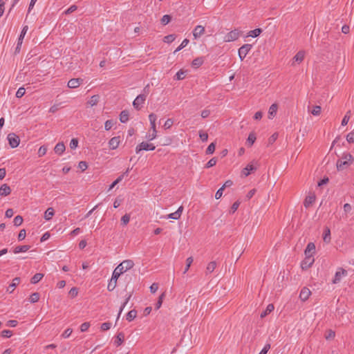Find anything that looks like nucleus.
Instances as JSON below:
<instances>
[{
	"instance_id": "ddd939ff",
	"label": "nucleus",
	"mask_w": 354,
	"mask_h": 354,
	"mask_svg": "<svg viewBox=\"0 0 354 354\" xmlns=\"http://www.w3.org/2000/svg\"><path fill=\"white\" fill-rule=\"evenodd\" d=\"M310 295H311L310 290L306 287H304L299 293V299L302 301H306L309 299Z\"/></svg>"
},
{
	"instance_id": "dca6fc26",
	"label": "nucleus",
	"mask_w": 354,
	"mask_h": 354,
	"mask_svg": "<svg viewBox=\"0 0 354 354\" xmlns=\"http://www.w3.org/2000/svg\"><path fill=\"white\" fill-rule=\"evenodd\" d=\"M256 169L252 163H250L246 165L245 167H244L241 172V177H247L250 174V173L253 171H254Z\"/></svg>"
},
{
	"instance_id": "603ef678",
	"label": "nucleus",
	"mask_w": 354,
	"mask_h": 354,
	"mask_svg": "<svg viewBox=\"0 0 354 354\" xmlns=\"http://www.w3.org/2000/svg\"><path fill=\"white\" fill-rule=\"evenodd\" d=\"M215 144L214 142H212L207 148L206 149V153L207 154H212L215 151Z\"/></svg>"
},
{
	"instance_id": "423d86ee",
	"label": "nucleus",
	"mask_w": 354,
	"mask_h": 354,
	"mask_svg": "<svg viewBox=\"0 0 354 354\" xmlns=\"http://www.w3.org/2000/svg\"><path fill=\"white\" fill-rule=\"evenodd\" d=\"M146 98H147L146 95L141 94V95H138L133 102V107L137 110H140L142 107V106L146 100Z\"/></svg>"
},
{
	"instance_id": "c9c22d12",
	"label": "nucleus",
	"mask_w": 354,
	"mask_h": 354,
	"mask_svg": "<svg viewBox=\"0 0 354 354\" xmlns=\"http://www.w3.org/2000/svg\"><path fill=\"white\" fill-rule=\"evenodd\" d=\"M44 277V274L41 273H37L35 274L30 279V282L32 284H35L40 281L42 278Z\"/></svg>"
},
{
	"instance_id": "052dcab7",
	"label": "nucleus",
	"mask_w": 354,
	"mask_h": 354,
	"mask_svg": "<svg viewBox=\"0 0 354 354\" xmlns=\"http://www.w3.org/2000/svg\"><path fill=\"white\" fill-rule=\"evenodd\" d=\"M174 121L172 119L169 118L167 119L163 125L164 128L166 129H170L171 126L173 125Z\"/></svg>"
},
{
	"instance_id": "f03ea898",
	"label": "nucleus",
	"mask_w": 354,
	"mask_h": 354,
	"mask_svg": "<svg viewBox=\"0 0 354 354\" xmlns=\"http://www.w3.org/2000/svg\"><path fill=\"white\" fill-rule=\"evenodd\" d=\"M135 263L131 259H126L121 262L116 268L122 274L127 271L132 269L134 266Z\"/></svg>"
},
{
	"instance_id": "a211bd4d",
	"label": "nucleus",
	"mask_w": 354,
	"mask_h": 354,
	"mask_svg": "<svg viewBox=\"0 0 354 354\" xmlns=\"http://www.w3.org/2000/svg\"><path fill=\"white\" fill-rule=\"evenodd\" d=\"M315 253V245L313 243H309L304 251L305 256L306 257H313L314 256Z\"/></svg>"
},
{
	"instance_id": "09e8293b",
	"label": "nucleus",
	"mask_w": 354,
	"mask_h": 354,
	"mask_svg": "<svg viewBox=\"0 0 354 354\" xmlns=\"http://www.w3.org/2000/svg\"><path fill=\"white\" fill-rule=\"evenodd\" d=\"M165 296V292L162 293L161 295H160L158 300L156 304V309H159L161 307Z\"/></svg>"
},
{
	"instance_id": "0eeeda50",
	"label": "nucleus",
	"mask_w": 354,
	"mask_h": 354,
	"mask_svg": "<svg viewBox=\"0 0 354 354\" xmlns=\"http://www.w3.org/2000/svg\"><path fill=\"white\" fill-rule=\"evenodd\" d=\"M252 48V46L248 44H244L241 48H239L238 50V55L241 61L243 60V59L246 57Z\"/></svg>"
},
{
	"instance_id": "de8ad7c7",
	"label": "nucleus",
	"mask_w": 354,
	"mask_h": 354,
	"mask_svg": "<svg viewBox=\"0 0 354 354\" xmlns=\"http://www.w3.org/2000/svg\"><path fill=\"white\" fill-rule=\"evenodd\" d=\"M47 152V147L46 146H41L38 149V156L42 157L44 156Z\"/></svg>"
},
{
	"instance_id": "4be33fe9",
	"label": "nucleus",
	"mask_w": 354,
	"mask_h": 354,
	"mask_svg": "<svg viewBox=\"0 0 354 354\" xmlns=\"http://www.w3.org/2000/svg\"><path fill=\"white\" fill-rule=\"evenodd\" d=\"M28 30V26H24L21 32V34L19 37V39H18V42H17V49H19L22 43H23V39L26 35V34L27 33V31Z\"/></svg>"
},
{
	"instance_id": "49530a36",
	"label": "nucleus",
	"mask_w": 354,
	"mask_h": 354,
	"mask_svg": "<svg viewBox=\"0 0 354 354\" xmlns=\"http://www.w3.org/2000/svg\"><path fill=\"white\" fill-rule=\"evenodd\" d=\"M171 19V18L170 15H165L161 18L160 21H161L162 24L167 25V24H169L170 22Z\"/></svg>"
},
{
	"instance_id": "0e129e2a",
	"label": "nucleus",
	"mask_w": 354,
	"mask_h": 354,
	"mask_svg": "<svg viewBox=\"0 0 354 354\" xmlns=\"http://www.w3.org/2000/svg\"><path fill=\"white\" fill-rule=\"evenodd\" d=\"M216 162H217V159L216 158H212L206 164V168H209V167L214 166L216 164Z\"/></svg>"
},
{
	"instance_id": "e2e57ef3",
	"label": "nucleus",
	"mask_w": 354,
	"mask_h": 354,
	"mask_svg": "<svg viewBox=\"0 0 354 354\" xmlns=\"http://www.w3.org/2000/svg\"><path fill=\"white\" fill-rule=\"evenodd\" d=\"M130 221V216L129 214H124L121 218V222L124 225H126L129 223Z\"/></svg>"
},
{
	"instance_id": "5701e85b",
	"label": "nucleus",
	"mask_w": 354,
	"mask_h": 354,
	"mask_svg": "<svg viewBox=\"0 0 354 354\" xmlns=\"http://www.w3.org/2000/svg\"><path fill=\"white\" fill-rule=\"evenodd\" d=\"M100 97L99 95H94L90 97L86 104L91 107L96 106L100 101Z\"/></svg>"
},
{
	"instance_id": "4d7b16f0",
	"label": "nucleus",
	"mask_w": 354,
	"mask_h": 354,
	"mask_svg": "<svg viewBox=\"0 0 354 354\" xmlns=\"http://www.w3.org/2000/svg\"><path fill=\"white\" fill-rule=\"evenodd\" d=\"M91 324L89 322H84L83 324H82L80 325V330L82 332H85V331H87L90 327Z\"/></svg>"
},
{
	"instance_id": "b1692460",
	"label": "nucleus",
	"mask_w": 354,
	"mask_h": 354,
	"mask_svg": "<svg viewBox=\"0 0 354 354\" xmlns=\"http://www.w3.org/2000/svg\"><path fill=\"white\" fill-rule=\"evenodd\" d=\"M66 147L64 142H58L54 147L55 153L58 155H62L65 151Z\"/></svg>"
},
{
	"instance_id": "e433bc0d",
	"label": "nucleus",
	"mask_w": 354,
	"mask_h": 354,
	"mask_svg": "<svg viewBox=\"0 0 354 354\" xmlns=\"http://www.w3.org/2000/svg\"><path fill=\"white\" fill-rule=\"evenodd\" d=\"M216 263L215 261L209 262L206 266V272L212 273L216 268Z\"/></svg>"
},
{
	"instance_id": "4468645a",
	"label": "nucleus",
	"mask_w": 354,
	"mask_h": 354,
	"mask_svg": "<svg viewBox=\"0 0 354 354\" xmlns=\"http://www.w3.org/2000/svg\"><path fill=\"white\" fill-rule=\"evenodd\" d=\"M205 28L203 26H196L193 30V37L195 39L199 38L205 34Z\"/></svg>"
},
{
	"instance_id": "680f3d73",
	"label": "nucleus",
	"mask_w": 354,
	"mask_h": 354,
	"mask_svg": "<svg viewBox=\"0 0 354 354\" xmlns=\"http://www.w3.org/2000/svg\"><path fill=\"white\" fill-rule=\"evenodd\" d=\"M122 274L118 270V269L115 268V270L113 272V274L111 277V279L118 281V279Z\"/></svg>"
},
{
	"instance_id": "5fc2aeb1",
	"label": "nucleus",
	"mask_w": 354,
	"mask_h": 354,
	"mask_svg": "<svg viewBox=\"0 0 354 354\" xmlns=\"http://www.w3.org/2000/svg\"><path fill=\"white\" fill-rule=\"evenodd\" d=\"M26 90L24 87H20L18 88L17 93H16V97L17 98H21L25 95Z\"/></svg>"
},
{
	"instance_id": "6e6d98bb",
	"label": "nucleus",
	"mask_w": 354,
	"mask_h": 354,
	"mask_svg": "<svg viewBox=\"0 0 354 354\" xmlns=\"http://www.w3.org/2000/svg\"><path fill=\"white\" fill-rule=\"evenodd\" d=\"M350 111H348L342 120V125L346 126L350 120Z\"/></svg>"
},
{
	"instance_id": "338daca9",
	"label": "nucleus",
	"mask_w": 354,
	"mask_h": 354,
	"mask_svg": "<svg viewBox=\"0 0 354 354\" xmlns=\"http://www.w3.org/2000/svg\"><path fill=\"white\" fill-rule=\"evenodd\" d=\"M210 114L211 111L208 109H203L201 113V115L203 118H207V117L209 116Z\"/></svg>"
},
{
	"instance_id": "13d9d810",
	"label": "nucleus",
	"mask_w": 354,
	"mask_h": 354,
	"mask_svg": "<svg viewBox=\"0 0 354 354\" xmlns=\"http://www.w3.org/2000/svg\"><path fill=\"white\" fill-rule=\"evenodd\" d=\"M70 147L72 149H75L78 147V140L77 138H73L70 142Z\"/></svg>"
},
{
	"instance_id": "1a4fd4ad",
	"label": "nucleus",
	"mask_w": 354,
	"mask_h": 354,
	"mask_svg": "<svg viewBox=\"0 0 354 354\" xmlns=\"http://www.w3.org/2000/svg\"><path fill=\"white\" fill-rule=\"evenodd\" d=\"M347 275V271L342 268H339L337 269V270L335 272L334 279L333 280V283H339L342 279Z\"/></svg>"
},
{
	"instance_id": "f704fd0d",
	"label": "nucleus",
	"mask_w": 354,
	"mask_h": 354,
	"mask_svg": "<svg viewBox=\"0 0 354 354\" xmlns=\"http://www.w3.org/2000/svg\"><path fill=\"white\" fill-rule=\"evenodd\" d=\"M120 120L122 123H125L129 120V111L124 110L120 114Z\"/></svg>"
},
{
	"instance_id": "a19ab883",
	"label": "nucleus",
	"mask_w": 354,
	"mask_h": 354,
	"mask_svg": "<svg viewBox=\"0 0 354 354\" xmlns=\"http://www.w3.org/2000/svg\"><path fill=\"white\" fill-rule=\"evenodd\" d=\"M335 336V331L332 330H328L326 333V335H325V338L327 339V340H330V339H333L334 337Z\"/></svg>"
},
{
	"instance_id": "39448f33",
	"label": "nucleus",
	"mask_w": 354,
	"mask_h": 354,
	"mask_svg": "<svg viewBox=\"0 0 354 354\" xmlns=\"http://www.w3.org/2000/svg\"><path fill=\"white\" fill-rule=\"evenodd\" d=\"M7 139L11 148H16L20 144L19 137L14 133H10L8 135Z\"/></svg>"
},
{
	"instance_id": "7ed1b4c3",
	"label": "nucleus",
	"mask_w": 354,
	"mask_h": 354,
	"mask_svg": "<svg viewBox=\"0 0 354 354\" xmlns=\"http://www.w3.org/2000/svg\"><path fill=\"white\" fill-rule=\"evenodd\" d=\"M156 146L149 141H142L136 147V153H139L142 151H153Z\"/></svg>"
},
{
	"instance_id": "9d476101",
	"label": "nucleus",
	"mask_w": 354,
	"mask_h": 354,
	"mask_svg": "<svg viewBox=\"0 0 354 354\" xmlns=\"http://www.w3.org/2000/svg\"><path fill=\"white\" fill-rule=\"evenodd\" d=\"M314 257L310 256H305L304 259L301 263V268L302 270H307L312 266L314 263Z\"/></svg>"
},
{
	"instance_id": "bf43d9fd",
	"label": "nucleus",
	"mask_w": 354,
	"mask_h": 354,
	"mask_svg": "<svg viewBox=\"0 0 354 354\" xmlns=\"http://www.w3.org/2000/svg\"><path fill=\"white\" fill-rule=\"evenodd\" d=\"M72 333H73V330L71 328H66L62 334V337H63L64 339L68 338V337H69V336L71 335Z\"/></svg>"
},
{
	"instance_id": "c85d7f7f",
	"label": "nucleus",
	"mask_w": 354,
	"mask_h": 354,
	"mask_svg": "<svg viewBox=\"0 0 354 354\" xmlns=\"http://www.w3.org/2000/svg\"><path fill=\"white\" fill-rule=\"evenodd\" d=\"M323 241L326 243H329L331 241L330 230L328 227H326L323 234Z\"/></svg>"
},
{
	"instance_id": "7c9ffc66",
	"label": "nucleus",
	"mask_w": 354,
	"mask_h": 354,
	"mask_svg": "<svg viewBox=\"0 0 354 354\" xmlns=\"http://www.w3.org/2000/svg\"><path fill=\"white\" fill-rule=\"evenodd\" d=\"M203 62H204V59L203 57H196L192 61V67L197 68L200 67L201 66H202Z\"/></svg>"
},
{
	"instance_id": "58836bf2",
	"label": "nucleus",
	"mask_w": 354,
	"mask_h": 354,
	"mask_svg": "<svg viewBox=\"0 0 354 354\" xmlns=\"http://www.w3.org/2000/svg\"><path fill=\"white\" fill-rule=\"evenodd\" d=\"M185 74H186V71L183 70V69H180V71H178L176 75H175V78L177 80H183L185 77Z\"/></svg>"
},
{
	"instance_id": "473e14b6",
	"label": "nucleus",
	"mask_w": 354,
	"mask_h": 354,
	"mask_svg": "<svg viewBox=\"0 0 354 354\" xmlns=\"http://www.w3.org/2000/svg\"><path fill=\"white\" fill-rule=\"evenodd\" d=\"M274 309V306L273 304H270L267 306L266 310L261 313V317L263 318L266 316H267L268 314H270L271 312H272Z\"/></svg>"
},
{
	"instance_id": "6e6552de",
	"label": "nucleus",
	"mask_w": 354,
	"mask_h": 354,
	"mask_svg": "<svg viewBox=\"0 0 354 354\" xmlns=\"http://www.w3.org/2000/svg\"><path fill=\"white\" fill-rule=\"evenodd\" d=\"M316 201V195L314 192H309L304 201V205L306 208L311 207Z\"/></svg>"
},
{
	"instance_id": "cd10ccee",
	"label": "nucleus",
	"mask_w": 354,
	"mask_h": 354,
	"mask_svg": "<svg viewBox=\"0 0 354 354\" xmlns=\"http://www.w3.org/2000/svg\"><path fill=\"white\" fill-rule=\"evenodd\" d=\"M30 248V246L28 245H19V246H16L13 249V252L15 254H19L21 252H26Z\"/></svg>"
},
{
	"instance_id": "f8f14e48",
	"label": "nucleus",
	"mask_w": 354,
	"mask_h": 354,
	"mask_svg": "<svg viewBox=\"0 0 354 354\" xmlns=\"http://www.w3.org/2000/svg\"><path fill=\"white\" fill-rule=\"evenodd\" d=\"M183 212V207L180 206L176 212L167 214L165 218L174 219V220H178L181 217Z\"/></svg>"
},
{
	"instance_id": "a878e982",
	"label": "nucleus",
	"mask_w": 354,
	"mask_h": 354,
	"mask_svg": "<svg viewBox=\"0 0 354 354\" xmlns=\"http://www.w3.org/2000/svg\"><path fill=\"white\" fill-rule=\"evenodd\" d=\"M308 111L314 116H319L322 113V107L316 105L308 107Z\"/></svg>"
},
{
	"instance_id": "aec40b11",
	"label": "nucleus",
	"mask_w": 354,
	"mask_h": 354,
	"mask_svg": "<svg viewBox=\"0 0 354 354\" xmlns=\"http://www.w3.org/2000/svg\"><path fill=\"white\" fill-rule=\"evenodd\" d=\"M11 193V188L7 184H3L0 187V196H7Z\"/></svg>"
},
{
	"instance_id": "8fccbe9b",
	"label": "nucleus",
	"mask_w": 354,
	"mask_h": 354,
	"mask_svg": "<svg viewBox=\"0 0 354 354\" xmlns=\"http://www.w3.org/2000/svg\"><path fill=\"white\" fill-rule=\"evenodd\" d=\"M114 121L112 120H106L104 123V129L106 130V131H109L110 130L113 124H114Z\"/></svg>"
},
{
	"instance_id": "f3484780",
	"label": "nucleus",
	"mask_w": 354,
	"mask_h": 354,
	"mask_svg": "<svg viewBox=\"0 0 354 354\" xmlns=\"http://www.w3.org/2000/svg\"><path fill=\"white\" fill-rule=\"evenodd\" d=\"M278 110V105L276 103L272 104L268 109V118L270 120H272L277 115Z\"/></svg>"
},
{
	"instance_id": "f257e3e1",
	"label": "nucleus",
	"mask_w": 354,
	"mask_h": 354,
	"mask_svg": "<svg viewBox=\"0 0 354 354\" xmlns=\"http://www.w3.org/2000/svg\"><path fill=\"white\" fill-rule=\"evenodd\" d=\"M353 160L354 158L351 153H343L342 158L337 162V169L339 171L346 169L353 163Z\"/></svg>"
},
{
	"instance_id": "9b49d317",
	"label": "nucleus",
	"mask_w": 354,
	"mask_h": 354,
	"mask_svg": "<svg viewBox=\"0 0 354 354\" xmlns=\"http://www.w3.org/2000/svg\"><path fill=\"white\" fill-rule=\"evenodd\" d=\"M306 53L304 50H299L292 58V65L300 64L304 59Z\"/></svg>"
},
{
	"instance_id": "3c124183",
	"label": "nucleus",
	"mask_w": 354,
	"mask_h": 354,
	"mask_svg": "<svg viewBox=\"0 0 354 354\" xmlns=\"http://www.w3.org/2000/svg\"><path fill=\"white\" fill-rule=\"evenodd\" d=\"M189 44V40L187 39H185L182 43L180 44V45L175 50V51L174 52V53H176V52L180 50L181 49H183V48H185L187 44Z\"/></svg>"
},
{
	"instance_id": "20e7f679",
	"label": "nucleus",
	"mask_w": 354,
	"mask_h": 354,
	"mask_svg": "<svg viewBox=\"0 0 354 354\" xmlns=\"http://www.w3.org/2000/svg\"><path fill=\"white\" fill-rule=\"evenodd\" d=\"M240 31L237 29L232 30L227 33H226L223 38V41L224 42H232L237 40L240 37Z\"/></svg>"
},
{
	"instance_id": "bb28decb",
	"label": "nucleus",
	"mask_w": 354,
	"mask_h": 354,
	"mask_svg": "<svg viewBox=\"0 0 354 354\" xmlns=\"http://www.w3.org/2000/svg\"><path fill=\"white\" fill-rule=\"evenodd\" d=\"M158 136V131L157 130H152L151 129H149L148 133L145 136V138L147 141H151L156 139Z\"/></svg>"
},
{
	"instance_id": "c03bdc74",
	"label": "nucleus",
	"mask_w": 354,
	"mask_h": 354,
	"mask_svg": "<svg viewBox=\"0 0 354 354\" xmlns=\"http://www.w3.org/2000/svg\"><path fill=\"white\" fill-rule=\"evenodd\" d=\"M256 140V136L254 135V133H251L249 134L248 136V138L247 139V143H248L250 145V146H252L254 142H255Z\"/></svg>"
},
{
	"instance_id": "4c0bfd02",
	"label": "nucleus",
	"mask_w": 354,
	"mask_h": 354,
	"mask_svg": "<svg viewBox=\"0 0 354 354\" xmlns=\"http://www.w3.org/2000/svg\"><path fill=\"white\" fill-rule=\"evenodd\" d=\"M137 316V311L135 310H130L127 315V319L129 322L133 320Z\"/></svg>"
},
{
	"instance_id": "a18cd8bd",
	"label": "nucleus",
	"mask_w": 354,
	"mask_h": 354,
	"mask_svg": "<svg viewBox=\"0 0 354 354\" xmlns=\"http://www.w3.org/2000/svg\"><path fill=\"white\" fill-rule=\"evenodd\" d=\"M116 285H117V281H115V280L114 281L111 279V280L109 281V282L108 283L107 289L109 291H112L115 289V288L116 287Z\"/></svg>"
},
{
	"instance_id": "69168bd1",
	"label": "nucleus",
	"mask_w": 354,
	"mask_h": 354,
	"mask_svg": "<svg viewBox=\"0 0 354 354\" xmlns=\"http://www.w3.org/2000/svg\"><path fill=\"white\" fill-rule=\"evenodd\" d=\"M343 208L346 216H347L352 210V207L349 203L344 204Z\"/></svg>"
},
{
	"instance_id": "72a5a7b5",
	"label": "nucleus",
	"mask_w": 354,
	"mask_h": 354,
	"mask_svg": "<svg viewBox=\"0 0 354 354\" xmlns=\"http://www.w3.org/2000/svg\"><path fill=\"white\" fill-rule=\"evenodd\" d=\"M262 32V30L261 28H256L254 30H250L247 33V37H257Z\"/></svg>"
},
{
	"instance_id": "2f4dec72",
	"label": "nucleus",
	"mask_w": 354,
	"mask_h": 354,
	"mask_svg": "<svg viewBox=\"0 0 354 354\" xmlns=\"http://www.w3.org/2000/svg\"><path fill=\"white\" fill-rule=\"evenodd\" d=\"M124 333H120L115 337L114 344H115V346H119L124 342Z\"/></svg>"
},
{
	"instance_id": "6ab92c4d",
	"label": "nucleus",
	"mask_w": 354,
	"mask_h": 354,
	"mask_svg": "<svg viewBox=\"0 0 354 354\" xmlns=\"http://www.w3.org/2000/svg\"><path fill=\"white\" fill-rule=\"evenodd\" d=\"M82 80L79 78L71 79L68 82L67 86L70 88H76L80 86Z\"/></svg>"
},
{
	"instance_id": "c756f323",
	"label": "nucleus",
	"mask_w": 354,
	"mask_h": 354,
	"mask_svg": "<svg viewBox=\"0 0 354 354\" xmlns=\"http://www.w3.org/2000/svg\"><path fill=\"white\" fill-rule=\"evenodd\" d=\"M54 214H55V211H54L53 208L48 207L45 211L44 217L45 220L50 221L53 217Z\"/></svg>"
},
{
	"instance_id": "37998d69",
	"label": "nucleus",
	"mask_w": 354,
	"mask_h": 354,
	"mask_svg": "<svg viewBox=\"0 0 354 354\" xmlns=\"http://www.w3.org/2000/svg\"><path fill=\"white\" fill-rule=\"evenodd\" d=\"M39 299V294L38 292H34L30 296V301L31 303H36Z\"/></svg>"
},
{
	"instance_id": "864d4df0",
	"label": "nucleus",
	"mask_w": 354,
	"mask_h": 354,
	"mask_svg": "<svg viewBox=\"0 0 354 354\" xmlns=\"http://www.w3.org/2000/svg\"><path fill=\"white\" fill-rule=\"evenodd\" d=\"M14 225L16 226H19L23 223V218L21 216H17L15 217L13 221Z\"/></svg>"
},
{
	"instance_id": "2eb2a0df",
	"label": "nucleus",
	"mask_w": 354,
	"mask_h": 354,
	"mask_svg": "<svg viewBox=\"0 0 354 354\" xmlns=\"http://www.w3.org/2000/svg\"><path fill=\"white\" fill-rule=\"evenodd\" d=\"M120 142L121 140L119 136L113 137L109 141V147L111 149H115L119 147Z\"/></svg>"
},
{
	"instance_id": "412c9836",
	"label": "nucleus",
	"mask_w": 354,
	"mask_h": 354,
	"mask_svg": "<svg viewBox=\"0 0 354 354\" xmlns=\"http://www.w3.org/2000/svg\"><path fill=\"white\" fill-rule=\"evenodd\" d=\"M148 118L150 123V129H151L152 130H157V115L155 113H151L149 115Z\"/></svg>"
},
{
	"instance_id": "774afa93",
	"label": "nucleus",
	"mask_w": 354,
	"mask_h": 354,
	"mask_svg": "<svg viewBox=\"0 0 354 354\" xmlns=\"http://www.w3.org/2000/svg\"><path fill=\"white\" fill-rule=\"evenodd\" d=\"M346 140L350 143L354 142V131H351L347 134Z\"/></svg>"
},
{
	"instance_id": "79ce46f5",
	"label": "nucleus",
	"mask_w": 354,
	"mask_h": 354,
	"mask_svg": "<svg viewBox=\"0 0 354 354\" xmlns=\"http://www.w3.org/2000/svg\"><path fill=\"white\" fill-rule=\"evenodd\" d=\"M193 257H189L186 259V266L185 268L184 273L185 274L189 269L192 263H193Z\"/></svg>"
},
{
	"instance_id": "393cba45",
	"label": "nucleus",
	"mask_w": 354,
	"mask_h": 354,
	"mask_svg": "<svg viewBox=\"0 0 354 354\" xmlns=\"http://www.w3.org/2000/svg\"><path fill=\"white\" fill-rule=\"evenodd\" d=\"M20 283V279L19 277H15L13 279L12 283L10 284L7 289V292L9 293H12L15 288Z\"/></svg>"
},
{
	"instance_id": "ea45409f",
	"label": "nucleus",
	"mask_w": 354,
	"mask_h": 354,
	"mask_svg": "<svg viewBox=\"0 0 354 354\" xmlns=\"http://www.w3.org/2000/svg\"><path fill=\"white\" fill-rule=\"evenodd\" d=\"M176 39V35H169L163 38V41L167 44H170L173 42Z\"/></svg>"
}]
</instances>
